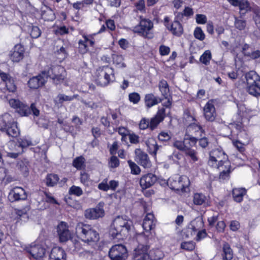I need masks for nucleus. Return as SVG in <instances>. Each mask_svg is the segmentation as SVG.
I'll return each mask as SVG.
<instances>
[{
  "label": "nucleus",
  "mask_w": 260,
  "mask_h": 260,
  "mask_svg": "<svg viewBox=\"0 0 260 260\" xmlns=\"http://www.w3.org/2000/svg\"><path fill=\"white\" fill-rule=\"evenodd\" d=\"M198 134L200 137L205 135V131L202 127L195 123L190 124L186 128L183 140L180 141V151L185 149H191L198 140Z\"/></svg>",
  "instance_id": "1"
},
{
  "label": "nucleus",
  "mask_w": 260,
  "mask_h": 260,
  "mask_svg": "<svg viewBox=\"0 0 260 260\" xmlns=\"http://www.w3.org/2000/svg\"><path fill=\"white\" fill-rule=\"evenodd\" d=\"M132 221L118 217L113 221L109 230V235L112 239L123 240L129 235Z\"/></svg>",
  "instance_id": "2"
},
{
  "label": "nucleus",
  "mask_w": 260,
  "mask_h": 260,
  "mask_svg": "<svg viewBox=\"0 0 260 260\" xmlns=\"http://www.w3.org/2000/svg\"><path fill=\"white\" fill-rule=\"evenodd\" d=\"M76 234L82 242L90 244L99 240V234L90 224L78 222L75 228Z\"/></svg>",
  "instance_id": "3"
},
{
  "label": "nucleus",
  "mask_w": 260,
  "mask_h": 260,
  "mask_svg": "<svg viewBox=\"0 0 260 260\" xmlns=\"http://www.w3.org/2000/svg\"><path fill=\"white\" fill-rule=\"evenodd\" d=\"M115 81L114 69L109 66L99 67L95 73V82L102 87L107 86Z\"/></svg>",
  "instance_id": "4"
},
{
  "label": "nucleus",
  "mask_w": 260,
  "mask_h": 260,
  "mask_svg": "<svg viewBox=\"0 0 260 260\" xmlns=\"http://www.w3.org/2000/svg\"><path fill=\"white\" fill-rule=\"evenodd\" d=\"M229 162L228 156L223 150L217 148L210 151L208 164L211 167L220 169L223 165L229 166Z\"/></svg>",
  "instance_id": "5"
},
{
  "label": "nucleus",
  "mask_w": 260,
  "mask_h": 260,
  "mask_svg": "<svg viewBox=\"0 0 260 260\" xmlns=\"http://www.w3.org/2000/svg\"><path fill=\"white\" fill-rule=\"evenodd\" d=\"M153 28V23L151 20L140 16L139 23L133 28L132 31L144 39H151L154 36L151 31Z\"/></svg>",
  "instance_id": "6"
},
{
  "label": "nucleus",
  "mask_w": 260,
  "mask_h": 260,
  "mask_svg": "<svg viewBox=\"0 0 260 260\" xmlns=\"http://www.w3.org/2000/svg\"><path fill=\"white\" fill-rule=\"evenodd\" d=\"M8 115L0 116V131L12 138H16L20 135V131L17 122L11 121Z\"/></svg>",
  "instance_id": "7"
},
{
  "label": "nucleus",
  "mask_w": 260,
  "mask_h": 260,
  "mask_svg": "<svg viewBox=\"0 0 260 260\" xmlns=\"http://www.w3.org/2000/svg\"><path fill=\"white\" fill-rule=\"evenodd\" d=\"M247 91L255 97L260 95V76L254 71H250L245 75Z\"/></svg>",
  "instance_id": "8"
},
{
  "label": "nucleus",
  "mask_w": 260,
  "mask_h": 260,
  "mask_svg": "<svg viewBox=\"0 0 260 260\" xmlns=\"http://www.w3.org/2000/svg\"><path fill=\"white\" fill-rule=\"evenodd\" d=\"M66 72L64 68L60 66H51L47 69L42 71V74L46 79L50 78L55 85L63 82L65 76L63 73Z\"/></svg>",
  "instance_id": "9"
},
{
  "label": "nucleus",
  "mask_w": 260,
  "mask_h": 260,
  "mask_svg": "<svg viewBox=\"0 0 260 260\" xmlns=\"http://www.w3.org/2000/svg\"><path fill=\"white\" fill-rule=\"evenodd\" d=\"M83 39L78 41V50L80 53L85 54L89 51V47H94L95 45L94 36L95 34L86 35L83 32H80Z\"/></svg>",
  "instance_id": "10"
},
{
  "label": "nucleus",
  "mask_w": 260,
  "mask_h": 260,
  "mask_svg": "<svg viewBox=\"0 0 260 260\" xmlns=\"http://www.w3.org/2000/svg\"><path fill=\"white\" fill-rule=\"evenodd\" d=\"M108 255L111 260H125L128 252L124 245L118 244L112 246L109 250Z\"/></svg>",
  "instance_id": "11"
},
{
  "label": "nucleus",
  "mask_w": 260,
  "mask_h": 260,
  "mask_svg": "<svg viewBox=\"0 0 260 260\" xmlns=\"http://www.w3.org/2000/svg\"><path fill=\"white\" fill-rule=\"evenodd\" d=\"M149 249V246L139 244L134 251L133 260H161L162 259L160 256L153 258L150 257L148 253Z\"/></svg>",
  "instance_id": "12"
},
{
  "label": "nucleus",
  "mask_w": 260,
  "mask_h": 260,
  "mask_svg": "<svg viewBox=\"0 0 260 260\" xmlns=\"http://www.w3.org/2000/svg\"><path fill=\"white\" fill-rule=\"evenodd\" d=\"M104 206V203L101 202L95 208L87 209L84 212L85 217L89 220H95L103 217L105 214Z\"/></svg>",
  "instance_id": "13"
},
{
  "label": "nucleus",
  "mask_w": 260,
  "mask_h": 260,
  "mask_svg": "<svg viewBox=\"0 0 260 260\" xmlns=\"http://www.w3.org/2000/svg\"><path fill=\"white\" fill-rule=\"evenodd\" d=\"M27 194L25 190L19 186H15L10 189L8 199L11 203L27 200Z\"/></svg>",
  "instance_id": "14"
},
{
  "label": "nucleus",
  "mask_w": 260,
  "mask_h": 260,
  "mask_svg": "<svg viewBox=\"0 0 260 260\" xmlns=\"http://www.w3.org/2000/svg\"><path fill=\"white\" fill-rule=\"evenodd\" d=\"M9 103L10 106L21 116H28L30 114L29 106L19 100L12 99L9 100Z\"/></svg>",
  "instance_id": "15"
},
{
  "label": "nucleus",
  "mask_w": 260,
  "mask_h": 260,
  "mask_svg": "<svg viewBox=\"0 0 260 260\" xmlns=\"http://www.w3.org/2000/svg\"><path fill=\"white\" fill-rule=\"evenodd\" d=\"M25 250L30 255L29 258L32 257L36 260L43 258L46 253V249L39 244H32L26 247Z\"/></svg>",
  "instance_id": "16"
},
{
  "label": "nucleus",
  "mask_w": 260,
  "mask_h": 260,
  "mask_svg": "<svg viewBox=\"0 0 260 260\" xmlns=\"http://www.w3.org/2000/svg\"><path fill=\"white\" fill-rule=\"evenodd\" d=\"M25 48L20 43L16 44L9 53V58L13 62H19L24 57Z\"/></svg>",
  "instance_id": "17"
},
{
  "label": "nucleus",
  "mask_w": 260,
  "mask_h": 260,
  "mask_svg": "<svg viewBox=\"0 0 260 260\" xmlns=\"http://www.w3.org/2000/svg\"><path fill=\"white\" fill-rule=\"evenodd\" d=\"M204 116L205 119L209 122L215 120L217 113L213 100H209L205 105L204 109Z\"/></svg>",
  "instance_id": "18"
},
{
  "label": "nucleus",
  "mask_w": 260,
  "mask_h": 260,
  "mask_svg": "<svg viewBox=\"0 0 260 260\" xmlns=\"http://www.w3.org/2000/svg\"><path fill=\"white\" fill-rule=\"evenodd\" d=\"M135 154V160L140 165L145 169L150 168L151 167V162L146 153L140 149H136Z\"/></svg>",
  "instance_id": "19"
},
{
  "label": "nucleus",
  "mask_w": 260,
  "mask_h": 260,
  "mask_svg": "<svg viewBox=\"0 0 260 260\" xmlns=\"http://www.w3.org/2000/svg\"><path fill=\"white\" fill-rule=\"evenodd\" d=\"M157 180V176L151 173H148L144 174L140 178L139 183L142 189H146L153 186Z\"/></svg>",
  "instance_id": "20"
},
{
  "label": "nucleus",
  "mask_w": 260,
  "mask_h": 260,
  "mask_svg": "<svg viewBox=\"0 0 260 260\" xmlns=\"http://www.w3.org/2000/svg\"><path fill=\"white\" fill-rule=\"evenodd\" d=\"M166 116L164 108H159L155 116L149 120V126L151 131L154 130L160 122L164 121Z\"/></svg>",
  "instance_id": "21"
},
{
  "label": "nucleus",
  "mask_w": 260,
  "mask_h": 260,
  "mask_svg": "<svg viewBox=\"0 0 260 260\" xmlns=\"http://www.w3.org/2000/svg\"><path fill=\"white\" fill-rule=\"evenodd\" d=\"M46 82V78L42 74H40L36 76H34L30 78L28 81V86L32 89H37L44 86Z\"/></svg>",
  "instance_id": "22"
},
{
  "label": "nucleus",
  "mask_w": 260,
  "mask_h": 260,
  "mask_svg": "<svg viewBox=\"0 0 260 260\" xmlns=\"http://www.w3.org/2000/svg\"><path fill=\"white\" fill-rule=\"evenodd\" d=\"M68 225L65 222L61 221L57 226V233L60 242L67 241L71 238V233Z\"/></svg>",
  "instance_id": "23"
},
{
  "label": "nucleus",
  "mask_w": 260,
  "mask_h": 260,
  "mask_svg": "<svg viewBox=\"0 0 260 260\" xmlns=\"http://www.w3.org/2000/svg\"><path fill=\"white\" fill-rule=\"evenodd\" d=\"M156 219L152 213H149L145 216L142 226L146 232H150L154 229L156 226Z\"/></svg>",
  "instance_id": "24"
},
{
  "label": "nucleus",
  "mask_w": 260,
  "mask_h": 260,
  "mask_svg": "<svg viewBox=\"0 0 260 260\" xmlns=\"http://www.w3.org/2000/svg\"><path fill=\"white\" fill-rule=\"evenodd\" d=\"M41 17L44 21H53L55 19L56 15L53 9L44 5L41 8Z\"/></svg>",
  "instance_id": "25"
},
{
  "label": "nucleus",
  "mask_w": 260,
  "mask_h": 260,
  "mask_svg": "<svg viewBox=\"0 0 260 260\" xmlns=\"http://www.w3.org/2000/svg\"><path fill=\"white\" fill-rule=\"evenodd\" d=\"M144 103L146 108H150L152 107L157 105L162 101V99L156 96L154 94L150 93L145 95Z\"/></svg>",
  "instance_id": "26"
},
{
  "label": "nucleus",
  "mask_w": 260,
  "mask_h": 260,
  "mask_svg": "<svg viewBox=\"0 0 260 260\" xmlns=\"http://www.w3.org/2000/svg\"><path fill=\"white\" fill-rule=\"evenodd\" d=\"M184 157V158L188 160L190 164H194L198 161L199 157L198 155V152L193 149H185L183 150H180Z\"/></svg>",
  "instance_id": "27"
},
{
  "label": "nucleus",
  "mask_w": 260,
  "mask_h": 260,
  "mask_svg": "<svg viewBox=\"0 0 260 260\" xmlns=\"http://www.w3.org/2000/svg\"><path fill=\"white\" fill-rule=\"evenodd\" d=\"M66 253L61 247H54L51 251L49 257L50 260H66Z\"/></svg>",
  "instance_id": "28"
},
{
  "label": "nucleus",
  "mask_w": 260,
  "mask_h": 260,
  "mask_svg": "<svg viewBox=\"0 0 260 260\" xmlns=\"http://www.w3.org/2000/svg\"><path fill=\"white\" fill-rule=\"evenodd\" d=\"M246 193L247 190L244 187L234 188L232 190L233 200L237 203H241Z\"/></svg>",
  "instance_id": "29"
},
{
  "label": "nucleus",
  "mask_w": 260,
  "mask_h": 260,
  "mask_svg": "<svg viewBox=\"0 0 260 260\" xmlns=\"http://www.w3.org/2000/svg\"><path fill=\"white\" fill-rule=\"evenodd\" d=\"M158 87L161 94V98H168L170 96L169 86L165 80L162 79L159 82Z\"/></svg>",
  "instance_id": "30"
},
{
  "label": "nucleus",
  "mask_w": 260,
  "mask_h": 260,
  "mask_svg": "<svg viewBox=\"0 0 260 260\" xmlns=\"http://www.w3.org/2000/svg\"><path fill=\"white\" fill-rule=\"evenodd\" d=\"M237 7L239 8L241 15L244 16L247 13L251 11L252 8L248 0H240Z\"/></svg>",
  "instance_id": "31"
},
{
  "label": "nucleus",
  "mask_w": 260,
  "mask_h": 260,
  "mask_svg": "<svg viewBox=\"0 0 260 260\" xmlns=\"http://www.w3.org/2000/svg\"><path fill=\"white\" fill-rule=\"evenodd\" d=\"M222 254V260H232L233 258V251L228 242L223 244Z\"/></svg>",
  "instance_id": "32"
},
{
  "label": "nucleus",
  "mask_w": 260,
  "mask_h": 260,
  "mask_svg": "<svg viewBox=\"0 0 260 260\" xmlns=\"http://www.w3.org/2000/svg\"><path fill=\"white\" fill-rule=\"evenodd\" d=\"M165 183L167 184V185L172 191L177 193L179 192V177H170Z\"/></svg>",
  "instance_id": "33"
},
{
  "label": "nucleus",
  "mask_w": 260,
  "mask_h": 260,
  "mask_svg": "<svg viewBox=\"0 0 260 260\" xmlns=\"http://www.w3.org/2000/svg\"><path fill=\"white\" fill-rule=\"evenodd\" d=\"M59 180L58 175L53 173L48 174L45 177V184L48 187H53L56 185Z\"/></svg>",
  "instance_id": "34"
},
{
  "label": "nucleus",
  "mask_w": 260,
  "mask_h": 260,
  "mask_svg": "<svg viewBox=\"0 0 260 260\" xmlns=\"http://www.w3.org/2000/svg\"><path fill=\"white\" fill-rule=\"evenodd\" d=\"M190 184V180L188 177L186 176H180V185H181V188H180V191H181L182 192H189Z\"/></svg>",
  "instance_id": "35"
},
{
  "label": "nucleus",
  "mask_w": 260,
  "mask_h": 260,
  "mask_svg": "<svg viewBox=\"0 0 260 260\" xmlns=\"http://www.w3.org/2000/svg\"><path fill=\"white\" fill-rule=\"evenodd\" d=\"M164 25L171 32L174 34L177 35V27L176 24L179 25V21L177 19L175 20L174 23L170 22V18L168 16H166L164 18Z\"/></svg>",
  "instance_id": "36"
},
{
  "label": "nucleus",
  "mask_w": 260,
  "mask_h": 260,
  "mask_svg": "<svg viewBox=\"0 0 260 260\" xmlns=\"http://www.w3.org/2000/svg\"><path fill=\"white\" fill-rule=\"evenodd\" d=\"M207 200V197L202 193H194L193 196V203L196 205H209L206 202Z\"/></svg>",
  "instance_id": "37"
},
{
  "label": "nucleus",
  "mask_w": 260,
  "mask_h": 260,
  "mask_svg": "<svg viewBox=\"0 0 260 260\" xmlns=\"http://www.w3.org/2000/svg\"><path fill=\"white\" fill-rule=\"evenodd\" d=\"M85 161L86 160L83 156H77L74 159L72 166L78 170L84 169L86 167Z\"/></svg>",
  "instance_id": "38"
},
{
  "label": "nucleus",
  "mask_w": 260,
  "mask_h": 260,
  "mask_svg": "<svg viewBox=\"0 0 260 260\" xmlns=\"http://www.w3.org/2000/svg\"><path fill=\"white\" fill-rule=\"evenodd\" d=\"M113 64L117 68H124L126 67V64L124 62V58L122 55L113 54L112 55Z\"/></svg>",
  "instance_id": "39"
},
{
  "label": "nucleus",
  "mask_w": 260,
  "mask_h": 260,
  "mask_svg": "<svg viewBox=\"0 0 260 260\" xmlns=\"http://www.w3.org/2000/svg\"><path fill=\"white\" fill-rule=\"evenodd\" d=\"M75 96H68L64 94H58L54 99V103L55 105L60 106L62 105L64 102L71 101L74 99Z\"/></svg>",
  "instance_id": "40"
},
{
  "label": "nucleus",
  "mask_w": 260,
  "mask_h": 260,
  "mask_svg": "<svg viewBox=\"0 0 260 260\" xmlns=\"http://www.w3.org/2000/svg\"><path fill=\"white\" fill-rule=\"evenodd\" d=\"M212 59V54L209 50H206L200 56V61L204 64L208 66Z\"/></svg>",
  "instance_id": "41"
},
{
  "label": "nucleus",
  "mask_w": 260,
  "mask_h": 260,
  "mask_svg": "<svg viewBox=\"0 0 260 260\" xmlns=\"http://www.w3.org/2000/svg\"><path fill=\"white\" fill-rule=\"evenodd\" d=\"M234 147L239 151L240 153L243 154L245 151V145L241 141L235 139L230 138Z\"/></svg>",
  "instance_id": "42"
},
{
  "label": "nucleus",
  "mask_w": 260,
  "mask_h": 260,
  "mask_svg": "<svg viewBox=\"0 0 260 260\" xmlns=\"http://www.w3.org/2000/svg\"><path fill=\"white\" fill-rule=\"evenodd\" d=\"M219 170L221 171L219 174L220 178L225 179L228 178L230 175V173H231L230 162H229V166H226L225 165H223V167L222 168H220V169Z\"/></svg>",
  "instance_id": "43"
},
{
  "label": "nucleus",
  "mask_w": 260,
  "mask_h": 260,
  "mask_svg": "<svg viewBox=\"0 0 260 260\" xmlns=\"http://www.w3.org/2000/svg\"><path fill=\"white\" fill-rule=\"evenodd\" d=\"M54 33L56 35L64 36L69 34V28L65 25L57 26L54 30Z\"/></svg>",
  "instance_id": "44"
},
{
  "label": "nucleus",
  "mask_w": 260,
  "mask_h": 260,
  "mask_svg": "<svg viewBox=\"0 0 260 260\" xmlns=\"http://www.w3.org/2000/svg\"><path fill=\"white\" fill-rule=\"evenodd\" d=\"M17 142L19 144V147L22 149L27 148L30 146L32 145L31 141L26 137H23L18 140Z\"/></svg>",
  "instance_id": "45"
},
{
  "label": "nucleus",
  "mask_w": 260,
  "mask_h": 260,
  "mask_svg": "<svg viewBox=\"0 0 260 260\" xmlns=\"http://www.w3.org/2000/svg\"><path fill=\"white\" fill-rule=\"evenodd\" d=\"M128 166L131 169V173L133 175H138L141 172V169L140 167L134 162L131 160L127 161Z\"/></svg>",
  "instance_id": "46"
},
{
  "label": "nucleus",
  "mask_w": 260,
  "mask_h": 260,
  "mask_svg": "<svg viewBox=\"0 0 260 260\" xmlns=\"http://www.w3.org/2000/svg\"><path fill=\"white\" fill-rule=\"evenodd\" d=\"M193 35L196 39L203 41L205 38V35L201 27L197 26L195 28L193 31Z\"/></svg>",
  "instance_id": "47"
},
{
  "label": "nucleus",
  "mask_w": 260,
  "mask_h": 260,
  "mask_svg": "<svg viewBox=\"0 0 260 260\" xmlns=\"http://www.w3.org/2000/svg\"><path fill=\"white\" fill-rule=\"evenodd\" d=\"M29 27L30 28V36L32 38L37 39L41 36V31L38 26L31 25Z\"/></svg>",
  "instance_id": "48"
},
{
  "label": "nucleus",
  "mask_w": 260,
  "mask_h": 260,
  "mask_svg": "<svg viewBox=\"0 0 260 260\" xmlns=\"http://www.w3.org/2000/svg\"><path fill=\"white\" fill-rule=\"evenodd\" d=\"M83 190L82 188L77 186L73 185L72 186L69 190V193L71 195H75L77 197H80L83 194Z\"/></svg>",
  "instance_id": "49"
},
{
  "label": "nucleus",
  "mask_w": 260,
  "mask_h": 260,
  "mask_svg": "<svg viewBox=\"0 0 260 260\" xmlns=\"http://www.w3.org/2000/svg\"><path fill=\"white\" fill-rule=\"evenodd\" d=\"M7 89L9 92H15L17 90V86L15 83V80L12 77L10 78L6 83Z\"/></svg>",
  "instance_id": "50"
},
{
  "label": "nucleus",
  "mask_w": 260,
  "mask_h": 260,
  "mask_svg": "<svg viewBox=\"0 0 260 260\" xmlns=\"http://www.w3.org/2000/svg\"><path fill=\"white\" fill-rule=\"evenodd\" d=\"M196 244L193 241L184 242L181 243L180 247L187 251H192L195 248Z\"/></svg>",
  "instance_id": "51"
},
{
  "label": "nucleus",
  "mask_w": 260,
  "mask_h": 260,
  "mask_svg": "<svg viewBox=\"0 0 260 260\" xmlns=\"http://www.w3.org/2000/svg\"><path fill=\"white\" fill-rule=\"evenodd\" d=\"M120 161L115 155H112L109 158L108 165L111 168H116L119 166Z\"/></svg>",
  "instance_id": "52"
},
{
  "label": "nucleus",
  "mask_w": 260,
  "mask_h": 260,
  "mask_svg": "<svg viewBox=\"0 0 260 260\" xmlns=\"http://www.w3.org/2000/svg\"><path fill=\"white\" fill-rule=\"evenodd\" d=\"M141 99V96L139 93L136 92H133L132 93H130L128 94V100L131 102L133 103L134 104H138Z\"/></svg>",
  "instance_id": "53"
},
{
  "label": "nucleus",
  "mask_w": 260,
  "mask_h": 260,
  "mask_svg": "<svg viewBox=\"0 0 260 260\" xmlns=\"http://www.w3.org/2000/svg\"><path fill=\"white\" fill-rule=\"evenodd\" d=\"M149 124V119L142 118L139 124V128L142 130H145L148 128L150 129Z\"/></svg>",
  "instance_id": "54"
},
{
  "label": "nucleus",
  "mask_w": 260,
  "mask_h": 260,
  "mask_svg": "<svg viewBox=\"0 0 260 260\" xmlns=\"http://www.w3.org/2000/svg\"><path fill=\"white\" fill-rule=\"evenodd\" d=\"M198 140L199 144L200 147L203 148H206L209 145V141L207 138L206 137H200L199 134H198Z\"/></svg>",
  "instance_id": "55"
},
{
  "label": "nucleus",
  "mask_w": 260,
  "mask_h": 260,
  "mask_svg": "<svg viewBox=\"0 0 260 260\" xmlns=\"http://www.w3.org/2000/svg\"><path fill=\"white\" fill-rule=\"evenodd\" d=\"M158 139L162 142H166L171 139V137L167 132H161L158 135Z\"/></svg>",
  "instance_id": "56"
},
{
  "label": "nucleus",
  "mask_w": 260,
  "mask_h": 260,
  "mask_svg": "<svg viewBox=\"0 0 260 260\" xmlns=\"http://www.w3.org/2000/svg\"><path fill=\"white\" fill-rule=\"evenodd\" d=\"M135 6L137 10L141 12H145L146 11L144 0H139L135 4Z\"/></svg>",
  "instance_id": "57"
},
{
  "label": "nucleus",
  "mask_w": 260,
  "mask_h": 260,
  "mask_svg": "<svg viewBox=\"0 0 260 260\" xmlns=\"http://www.w3.org/2000/svg\"><path fill=\"white\" fill-rule=\"evenodd\" d=\"M105 24L106 27L111 31H114L116 29L115 22L113 19H108L106 20Z\"/></svg>",
  "instance_id": "58"
},
{
  "label": "nucleus",
  "mask_w": 260,
  "mask_h": 260,
  "mask_svg": "<svg viewBox=\"0 0 260 260\" xmlns=\"http://www.w3.org/2000/svg\"><path fill=\"white\" fill-rule=\"evenodd\" d=\"M196 22L200 24H204L207 21V18L206 15L204 14H198L196 17Z\"/></svg>",
  "instance_id": "59"
},
{
  "label": "nucleus",
  "mask_w": 260,
  "mask_h": 260,
  "mask_svg": "<svg viewBox=\"0 0 260 260\" xmlns=\"http://www.w3.org/2000/svg\"><path fill=\"white\" fill-rule=\"evenodd\" d=\"M98 188L100 190L104 191H107L108 190H109V185L108 184V179L105 178L104 179L102 182L100 183L98 185Z\"/></svg>",
  "instance_id": "60"
},
{
  "label": "nucleus",
  "mask_w": 260,
  "mask_h": 260,
  "mask_svg": "<svg viewBox=\"0 0 260 260\" xmlns=\"http://www.w3.org/2000/svg\"><path fill=\"white\" fill-rule=\"evenodd\" d=\"M159 52L161 56H166L170 52V48L168 46L161 45L159 47Z\"/></svg>",
  "instance_id": "61"
},
{
  "label": "nucleus",
  "mask_w": 260,
  "mask_h": 260,
  "mask_svg": "<svg viewBox=\"0 0 260 260\" xmlns=\"http://www.w3.org/2000/svg\"><path fill=\"white\" fill-rule=\"evenodd\" d=\"M246 25V22L245 20L237 19L235 21V27L240 30H243L245 28Z\"/></svg>",
  "instance_id": "62"
},
{
  "label": "nucleus",
  "mask_w": 260,
  "mask_h": 260,
  "mask_svg": "<svg viewBox=\"0 0 260 260\" xmlns=\"http://www.w3.org/2000/svg\"><path fill=\"white\" fill-rule=\"evenodd\" d=\"M226 224L223 220L217 221L216 224V229L218 233H223Z\"/></svg>",
  "instance_id": "63"
},
{
  "label": "nucleus",
  "mask_w": 260,
  "mask_h": 260,
  "mask_svg": "<svg viewBox=\"0 0 260 260\" xmlns=\"http://www.w3.org/2000/svg\"><path fill=\"white\" fill-rule=\"evenodd\" d=\"M128 139L131 144H137L139 143V137L135 133H128Z\"/></svg>",
  "instance_id": "64"
}]
</instances>
